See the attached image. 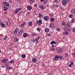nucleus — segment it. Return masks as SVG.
<instances>
[{"label": "nucleus", "mask_w": 75, "mask_h": 75, "mask_svg": "<svg viewBox=\"0 0 75 75\" xmlns=\"http://www.w3.org/2000/svg\"><path fill=\"white\" fill-rule=\"evenodd\" d=\"M7 61H8L7 59H3L1 62L2 63H4V62H6Z\"/></svg>", "instance_id": "obj_9"}, {"label": "nucleus", "mask_w": 75, "mask_h": 75, "mask_svg": "<svg viewBox=\"0 0 75 75\" xmlns=\"http://www.w3.org/2000/svg\"><path fill=\"white\" fill-rule=\"evenodd\" d=\"M22 24L24 25H25V22H23Z\"/></svg>", "instance_id": "obj_55"}, {"label": "nucleus", "mask_w": 75, "mask_h": 75, "mask_svg": "<svg viewBox=\"0 0 75 75\" xmlns=\"http://www.w3.org/2000/svg\"><path fill=\"white\" fill-rule=\"evenodd\" d=\"M41 2H44V0H40Z\"/></svg>", "instance_id": "obj_59"}, {"label": "nucleus", "mask_w": 75, "mask_h": 75, "mask_svg": "<svg viewBox=\"0 0 75 75\" xmlns=\"http://www.w3.org/2000/svg\"><path fill=\"white\" fill-rule=\"evenodd\" d=\"M63 30H64L65 31V30H67V28L66 27H64L63 28Z\"/></svg>", "instance_id": "obj_48"}, {"label": "nucleus", "mask_w": 75, "mask_h": 75, "mask_svg": "<svg viewBox=\"0 0 75 75\" xmlns=\"http://www.w3.org/2000/svg\"><path fill=\"white\" fill-rule=\"evenodd\" d=\"M55 7H56V8L57 7H58V5H55Z\"/></svg>", "instance_id": "obj_50"}, {"label": "nucleus", "mask_w": 75, "mask_h": 75, "mask_svg": "<svg viewBox=\"0 0 75 75\" xmlns=\"http://www.w3.org/2000/svg\"><path fill=\"white\" fill-rule=\"evenodd\" d=\"M39 8H41V10H44V8H45L44 7V6L42 5H41L40 6Z\"/></svg>", "instance_id": "obj_11"}, {"label": "nucleus", "mask_w": 75, "mask_h": 75, "mask_svg": "<svg viewBox=\"0 0 75 75\" xmlns=\"http://www.w3.org/2000/svg\"><path fill=\"white\" fill-rule=\"evenodd\" d=\"M69 17L70 18H73V17H74V16H73V14H71L69 15Z\"/></svg>", "instance_id": "obj_30"}, {"label": "nucleus", "mask_w": 75, "mask_h": 75, "mask_svg": "<svg viewBox=\"0 0 75 75\" xmlns=\"http://www.w3.org/2000/svg\"><path fill=\"white\" fill-rule=\"evenodd\" d=\"M3 9L4 11H7V10H8V8L6 6H4L3 7Z\"/></svg>", "instance_id": "obj_17"}, {"label": "nucleus", "mask_w": 75, "mask_h": 75, "mask_svg": "<svg viewBox=\"0 0 75 75\" xmlns=\"http://www.w3.org/2000/svg\"><path fill=\"white\" fill-rule=\"evenodd\" d=\"M14 40L15 42H17V41H18V39L16 38H15Z\"/></svg>", "instance_id": "obj_29"}, {"label": "nucleus", "mask_w": 75, "mask_h": 75, "mask_svg": "<svg viewBox=\"0 0 75 75\" xmlns=\"http://www.w3.org/2000/svg\"><path fill=\"white\" fill-rule=\"evenodd\" d=\"M47 36H48L49 37H50L51 35V33H48L47 34Z\"/></svg>", "instance_id": "obj_47"}, {"label": "nucleus", "mask_w": 75, "mask_h": 75, "mask_svg": "<svg viewBox=\"0 0 75 75\" xmlns=\"http://www.w3.org/2000/svg\"><path fill=\"white\" fill-rule=\"evenodd\" d=\"M59 56H58L57 55H55V58H53V59L54 60V61H58V60H59Z\"/></svg>", "instance_id": "obj_6"}, {"label": "nucleus", "mask_w": 75, "mask_h": 75, "mask_svg": "<svg viewBox=\"0 0 75 75\" xmlns=\"http://www.w3.org/2000/svg\"><path fill=\"white\" fill-rule=\"evenodd\" d=\"M51 50H52V51H54L55 50V49H54V48H53Z\"/></svg>", "instance_id": "obj_58"}, {"label": "nucleus", "mask_w": 75, "mask_h": 75, "mask_svg": "<svg viewBox=\"0 0 75 75\" xmlns=\"http://www.w3.org/2000/svg\"><path fill=\"white\" fill-rule=\"evenodd\" d=\"M23 33V30L22 29H21L19 31L18 34L17 35H18V37L21 36V35H22Z\"/></svg>", "instance_id": "obj_2"}, {"label": "nucleus", "mask_w": 75, "mask_h": 75, "mask_svg": "<svg viewBox=\"0 0 75 75\" xmlns=\"http://www.w3.org/2000/svg\"><path fill=\"white\" fill-rule=\"evenodd\" d=\"M55 47V46H54V45H52V48H54V47Z\"/></svg>", "instance_id": "obj_56"}, {"label": "nucleus", "mask_w": 75, "mask_h": 75, "mask_svg": "<svg viewBox=\"0 0 75 75\" xmlns=\"http://www.w3.org/2000/svg\"><path fill=\"white\" fill-rule=\"evenodd\" d=\"M28 25L30 26H32L33 25V23L31 21L29 22L28 23Z\"/></svg>", "instance_id": "obj_22"}, {"label": "nucleus", "mask_w": 75, "mask_h": 75, "mask_svg": "<svg viewBox=\"0 0 75 75\" xmlns=\"http://www.w3.org/2000/svg\"><path fill=\"white\" fill-rule=\"evenodd\" d=\"M54 1L56 2V3H57L58 0H54Z\"/></svg>", "instance_id": "obj_49"}, {"label": "nucleus", "mask_w": 75, "mask_h": 75, "mask_svg": "<svg viewBox=\"0 0 75 75\" xmlns=\"http://www.w3.org/2000/svg\"><path fill=\"white\" fill-rule=\"evenodd\" d=\"M23 37L25 38L26 37H27L28 36V34L27 33H24L23 35Z\"/></svg>", "instance_id": "obj_20"}, {"label": "nucleus", "mask_w": 75, "mask_h": 75, "mask_svg": "<svg viewBox=\"0 0 75 75\" xmlns=\"http://www.w3.org/2000/svg\"><path fill=\"white\" fill-rule=\"evenodd\" d=\"M9 64L7 63V62H6L5 64V66H8Z\"/></svg>", "instance_id": "obj_40"}, {"label": "nucleus", "mask_w": 75, "mask_h": 75, "mask_svg": "<svg viewBox=\"0 0 75 75\" xmlns=\"http://www.w3.org/2000/svg\"><path fill=\"white\" fill-rule=\"evenodd\" d=\"M37 30L38 32H40V31H41L40 33H41L42 32V30H41V29H40V28H37Z\"/></svg>", "instance_id": "obj_12"}, {"label": "nucleus", "mask_w": 75, "mask_h": 75, "mask_svg": "<svg viewBox=\"0 0 75 75\" xmlns=\"http://www.w3.org/2000/svg\"><path fill=\"white\" fill-rule=\"evenodd\" d=\"M70 30H71V29H70V28H68L67 31H70Z\"/></svg>", "instance_id": "obj_57"}, {"label": "nucleus", "mask_w": 75, "mask_h": 75, "mask_svg": "<svg viewBox=\"0 0 75 75\" xmlns=\"http://www.w3.org/2000/svg\"><path fill=\"white\" fill-rule=\"evenodd\" d=\"M75 18H72L71 21V23H75Z\"/></svg>", "instance_id": "obj_25"}, {"label": "nucleus", "mask_w": 75, "mask_h": 75, "mask_svg": "<svg viewBox=\"0 0 75 75\" xmlns=\"http://www.w3.org/2000/svg\"><path fill=\"white\" fill-rule=\"evenodd\" d=\"M6 69H8V70H10V69H9V67H7L6 68Z\"/></svg>", "instance_id": "obj_53"}, {"label": "nucleus", "mask_w": 75, "mask_h": 75, "mask_svg": "<svg viewBox=\"0 0 75 75\" xmlns=\"http://www.w3.org/2000/svg\"><path fill=\"white\" fill-rule=\"evenodd\" d=\"M39 39H38L37 38L35 39L34 40V41L33 42H38V41Z\"/></svg>", "instance_id": "obj_27"}, {"label": "nucleus", "mask_w": 75, "mask_h": 75, "mask_svg": "<svg viewBox=\"0 0 75 75\" xmlns=\"http://www.w3.org/2000/svg\"><path fill=\"white\" fill-rule=\"evenodd\" d=\"M54 44H57V42L54 41H51V42H50V44L51 45Z\"/></svg>", "instance_id": "obj_21"}, {"label": "nucleus", "mask_w": 75, "mask_h": 75, "mask_svg": "<svg viewBox=\"0 0 75 75\" xmlns=\"http://www.w3.org/2000/svg\"><path fill=\"white\" fill-rule=\"evenodd\" d=\"M15 30L18 32V28H15Z\"/></svg>", "instance_id": "obj_43"}, {"label": "nucleus", "mask_w": 75, "mask_h": 75, "mask_svg": "<svg viewBox=\"0 0 75 75\" xmlns=\"http://www.w3.org/2000/svg\"><path fill=\"white\" fill-rule=\"evenodd\" d=\"M10 69H13V67H11Z\"/></svg>", "instance_id": "obj_64"}, {"label": "nucleus", "mask_w": 75, "mask_h": 75, "mask_svg": "<svg viewBox=\"0 0 75 75\" xmlns=\"http://www.w3.org/2000/svg\"><path fill=\"white\" fill-rule=\"evenodd\" d=\"M34 6L35 7H37V5L36 4H35L34 5Z\"/></svg>", "instance_id": "obj_54"}, {"label": "nucleus", "mask_w": 75, "mask_h": 75, "mask_svg": "<svg viewBox=\"0 0 75 75\" xmlns=\"http://www.w3.org/2000/svg\"><path fill=\"white\" fill-rule=\"evenodd\" d=\"M31 35H32V36H33V37H35V35H35V33H32Z\"/></svg>", "instance_id": "obj_41"}, {"label": "nucleus", "mask_w": 75, "mask_h": 75, "mask_svg": "<svg viewBox=\"0 0 75 75\" xmlns=\"http://www.w3.org/2000/svg\"><path fill=\"white\" fill-rule=\"evenodd\" d=\"M62 25H65V23L64 22H62Z\"/></svg>", "instance_id": "obj_42"}, {"label": "nucleus", "mask_w": 75, "mask_h": 75, "mask_svg": "<svg viewBox=\"0 0 75 75\" xmlns=\"http://www.w3.org/2000/svg\"><path fill=\"white\" fill-rule=\"evenodd\" d=\"M45 33H48L50 31V29L48 28H46L45 29Z\"/></svg>", "instance_id": "obj_18"}, {"label": "nucleus", "mask_w": 75, "mask_h": 75, "mask_svg": "<svg viewBox=\"0 0 75 75\" xmlns=\"http://www.w3.org/2000/svg\"><path fill=\"white\" fill-rule=\"evenodd\" d=\"M65 57H69V55L67 53H66L65 54Z\"/></svg>", "instance_id": "obj_36"}, {"label": "nucleus", "mask_w": 75, "mask_h": 75, "mask_svg": "<svg viewBox=\"0 0 75 75\" xmlns=\"http://www.w3.org/2000/svg\"><path fill=\"white\" fill-rule=\"evenodd\" d=\"M13 48V47H10L9 48V49H10V50H12V49Z\"/></svg>", "instance_id": "obj_60"}, {"label": "nucleus", "mask_w": 75, "mask_h": 75, "mask_svg": "<svg viewBox=\"0 0 75 75\" xmlns=\"http://www.w3.org/2000/svg\"><path fill=\"white\" fill-rule=\"evenodd\" d=\"M42 23V21L40 19L38 21L36 22V24H38L39 25H40Z\"/></svg>", "instance_id": "obj_3"}, {"label": "nucleus", "mask_w": 75, "mask_h": 75, "mask_svg": "<svg viewBox=\"0 0 75 75\" xmlns=\"http://www.w3.org/2000/svg\"><path fill=\"white\" fill-rule=\"evenodd\" d=\"M21 57L23 58H25V57H26V55H25V54H23L21 55Z\"/></svg>", "instance_id": "obj_33"}, {"label": "nucleus", "mask_w": 75, "mask_h": 75, "mask_svg": "<svg viewBox=\"0 0 75 75\" xmlns=\"http://www.w3.org/2000/svg\"><path fill=\"white\" fill-rule=\"evenodd\" d=\"M72 32L73 33H75V28H73L72 30Z\"/></svg>", "instance_id": "obj_39"}, {"label": "nucleus", "mask_w": 75, "mask_h": 75, "mask_svg": "<svg viewBox=\"0 0 75 75\" xmlns=\"http://www.w3.org/2000/svg\"><path fill=\"white\" fill-rule=\"evenodd\" d=\"M35 2V1L34 0H29V2L30 4H33Z\"/></svg>", "instance_id": "obj_15"}, {"label": "nucleus", "mask_w": 75, "mask_h": 75, "mask_svg": "<svg viewBox=\"0 0 75 75\" xmlns=\"http://www.w3.org/2000/svg\"><path fill=\"white\" fill-rule=\"evenodd\" d=\"M38 40H39V39H40V37H38V38H37Z\"/></svg>", "instance_id": "obj_63"}, {"label": "nucleus", "mask_w": 75, "mask_h": 75, "mask_svg": "<svg viewBox=\"0 0 75 75\" xmlns=\"http://www.w3.org/2000/svg\"><path fill=\"white\" fill-rule=\"evenodd\" d=\"M4 5L6 7H9L10 6V4H8V3L7 2H5L4 4Z\"/></svg>", "instance_id": "obj_7"}, {"label": "nucleus", "mask_w": 75, "mask_h": 75, "mask_svg": "<svg viewBox=\"0 0 75 75\" xmlns=\"http://www.w3.org/2000/svg\"><path fill=\"white\" fill-rule=\"evenodd\" d=\"M49 27H50V28H54L55 27L54 23H51L49 25Z\"/></svg>", "instance_id": "obj_4"}, {"label": "nucleus", "mask_w": 75, "mask_h": 75, "mask_svg": "<svg viewBox=\"0 0 75 75\" xmlns=\"http://www.w3.org/2000/svg\"><path fill=\"white\" fill-rule=\"evenodd\" d=\"M17 32H18L17 30H15L14 31L13 33L14 34H17Z\"/></svg>", "instance_id": "obj_35"}, {"label": "nucleus", "mask_w": 75, "mask_h": 75, "mask_svg": "<svg viewBox=\"0 0 75 75\" xmlns=\"http://www.w3.org/2000/svg\"><path fill=\"white\" fill-rule=\"evenodd\" d=\"M60 30H61V28H57L56 30V31H60Z\"/></svg>", "instance_id": "obj_32"}, {"label": "nucleus", "mask_w": 75, "mask_h": 75, "mask_svg": "<svg viewBox=\"0 0 75 75\" xmlns=\"http://www.w3.org/2000/svg\"><path fill=\"white\" fill-rule=\"evenodd\" d=\"M6 23L7 25H10V21H7Z\"/></svg>", "instance_id": "obj_28"}, {"label": "nucleus", "mask_w": 75, "mask_h": 75, "mask_svg": "<svg viewBox=\"0 0 75 75\" xmlns=\"http://www.w3.org/2000/svg\"><path fill=\"white\" fill-rule=\"evenodd\" d=\"M21 10H22V8H19L18 9H16L15 12V14H16L17 13H18L19 11H20Z\"/></svg>", "instance_id": "obj_5"}, {"label": "nucleus", "mask_w": 75, "mask_h": 75, "mask_svg": "<svg viewBox=\"0 0 75 75\" xmlns=\"http://www.w3.org/2000/svg\"><path fill=\"white\" fill-rule=\"evenodd\" d=\"M27 14H28V15H29V14H30V12H28L27 13Z\"/></svg>", "instance_id": "obj_61"}, {"label": "nucleus", "mask_w": 75, "mask_h": 75, "mask_svg": "<svg viewBox=\"0 0 75 75\" xmlns=\"http://www.w3.org/2000/svg\"><path fill=\"white\" fill-rule=\"evenodd\" d=\"M64 33L66 35H67V34H68V31H65L64 32Z\"/></svg>", "instance_id": "obj_37"}, {"label": "nucleus", "mask_w": 75, "mask_h": 75, "mask_svg": "<svg viewBox=\"0 0 75 75\" xmlns=\"http://www.w3.org/2000/svg\"><path fill=\"white\" fill-rule=\"evenodd\" d=\"M49 19V18H48V16H46L44 18V19L45 20V21H47V20H48Z\"/></svg>", "instance_id": "obj_16"}, {"label": "nucleus", "mask_w": 75, "mask_h": 75, "mask_svg": "<svg viewBox=\"0 0 75 75\" xmlns=\"http://www.w3.org/2000/svg\"><path fill=\"white\" fill-rule=\"evenodd\" d=\"M50 21H51V22H54V21H55V19L54 18H51L50 19Z\"/></svg>", "instance_id": "obj_26"}, {"label": "nucleus", "mask_w": 75, "mask_h": 75, "mask_svg": "<svg viewBox=\"0 0 75 75\" xmlns=\"http://www.w3.org/2000/svg\"><path fill=\"white\" fill-rule=\"evenodd\" d=\"M73 57H75V53H74L73 55Z\"/></svg>", "instance_id": "obj_62"}, {"label": "nucleus", "mask_w": 75, "mask_h": 75, "mask_svg": "<svg viewBox=\"0 0 75 75\" xmlns=\"http://www.w3.org/2000/svg\"><path fill=\"white\" fill-rule=\"evenodd\" d=\"M66 26L67 27H69V28H71V25H70V24L68 22H67L66 24Z\"/></svg>", "instance_id": "obj_13"}, {"label": "nucleus", "mask_w": 75, "mask_h": 75, "mask_svg": "<svg viewBox=\"0 0 75 75\" xmlns=\"http://www.w3.org/2000/svg\"><path fill=\"white\" fill-rule=\"evenodd\" d=\"M1 25L2 27H3V28H5V27H6V25L3 23H1Z\"/></svg>", "instance_id": "obj_19"}, {"label": "nucleus", "mask_w": 75, "mask_h": 75, "mask_svg": "<svg viewBox=\"0 0 75 75\" xmlns=\"http://www.w3.org/2000/svg\"><path fill=\"white\" fill-rule=\"evenodd\" d=\"M27 8H28V10L30 11L31 9H32V6H27Z\"/></svg>", "instance_id": "obj_10"}, {"label": "nucleus", "mask_w": 75, "mask_h": 75, "mask_svg": "<svg viewBox=\"0 0 75 75\" xmlns=\"http://www.w3.org/2000/svg\"><path fill=\"white\" fill-rule=\"evenodd\" d=\"M44 4H45L47 3V0H44V1H43Z\"/></svg>", "instance_id": "obj_38"}, {"label": "nucleus", "mask_w": 75, "mask_h": 75, "mask_svg": "<svg viewBox=\"0 0 75 75\" xmlns=\"http://www.w3.org/2000/svg\"><path fill=\"white\" fill-rule=\"evenodd\" d=\"M62 50H63V48H62L59 49L57 51V52L58 53H61L62 51Z\"/></svg>", "instance_id": "obj_8"}, {"label": "nucleus", "mask_w": 75, "mask_h": 75, "mask_svg": "<svg viewBox=\"0 0 75 75\" xmlns=\"http://www.w3.org/2000/svg\"><path fill=\"white\" fill-rule=\"evenodd\" d=\"M73 64H74V62H71L70 63V64L68 66L69 67H71L72 65H73Z\"/></svg>", "instance_id": "obj_24"}, {"label": "nucleus", "mask_w": 75, "mask_h": 75, "mask_svg": "<svg viewBox=\"0 0 75 75\" xmlns=\"http://www.w3.org/2000/svg\"><path fill=\"white\" fill-rule=\"evenodd\" d=\"M7 36H6L4 38V40H6L7 39Z\"/></svg>", "instance_id": "obj_51"}, {"label": "nucleus", "mask_w": 75, "mask_h": 75, "mask_svg": "<svg viewBox=\"0 0 75 75\" xmlns=\"http://www.w3.org/2000/svg\"><path fill=\"white\" fill-rule=\"evenodd\" d=\"M14 61V59H13L12 61H10L9 62L11 63V64H13Z\"/></svg>", "instance_id": "obj_34"}, {"label": "nucleus", "mask_w": 75, "mask_h": 75, "mask_svg": "<svg viewBox=\"0 0 75 75\" xmlns=\"http://www.w3.org/2000/svg\"><path fill=\"white\" fill-rule=\"evenodd\" d=\"M18 14L20 15V16H21L22 14H21V12H19L18 13Z\"/></svg>", "instance_id": "obj_46"}, {"label": "nucleus", "mask_w": 75, "mask_h": 75, "mask_svg": "<svg viewBox=\"0 0 75 75\" xmlns=\"http://www.w3.org/2000/svg\"><path fill=\"white\" fill-rule=\"evenodd\" d=\"M59 58L60 60H62L63 59V57H62L61 55H59Z\"/></svg>", "instance_id": "obj_31"}, {"label": "nucleus", "mask_w": 75, "mask_h": 75, "mask_svg": "<svg viewBox=\"0 0 75 75\" xmlns=\"http://www.w3.org/2000/svg\"><path fill=\"white\" fill-rule=\"evenodd\" d=\"M38 16H39V17H41V16H42V15H41V13H39L38 15Z\"/></svg>", "instance_id": "obj_44"}, {"label": "nucleus", "mask_w": 75, "mask_h": 75, "mask_svg": "<svg viewBox=\"0 0 75 75\" xmlns=\"http://www.w3.org/2000/svg\"><path fill=\"white\" fill-rule=\"evenodd\" d=\"M21 25L22 28H23V27H24V25H23V24H21Z\"/></svg>", "instance_id": "obj_45"}, {"label": "nucleus", "mask_w": 75, "mask_h": 75, "mask_svg": "<svg viewBox=\"0 0 75 75\" xmlns=\"http://www.w3.org/2000/svg\"><path fill=\"white\" fill-rule=\"evenodd\" d=\"M32 61L33 62H37V59L34 57L33 58Z\"/></svg>", "instance_id": "obj_14"}, {"label": "nucleus", "mask_w": 75, "mask_h": 75, "mask_svg": "<svg viewBox=\"0 0 75 75\" xmlns=\"http://www.w3.org/2000/svg\"><path fill=\"white\" fill-rule=\"evenodd\" d=\"M71 13L72 14H75V9H73L71 10Z\"/></svg>", "instance_id": "obj_23"}, {"label": "nucleus", "mask_w": 75, "mask_h": 75, "mask_svg": "<svg viewBox=\"0 0 75 75\" xmlns=\"http://www.w3.org/2000/svg\"><path fill=\"white\" fill-rule=\"evenodd\" d=\"M62 3L63 6H65L67 4V3L69 2V0H63L62 1Z\"/></svg>", "instance_id": "obj_1"}, {"label": "nucleus", "mask_w": 75, "mask_h": 75, "mask_svg": "<svg viewBox=\"0 0 75 75\" xmlns=\"http://www.w3.org/2000/svg\"><path fill=\"white\" fill-rule=\"evenodd\" d=\"M9 2H10V3H12V0H9Z\"/></svg>", "instance_id": "obj_52"}]
</instances>
